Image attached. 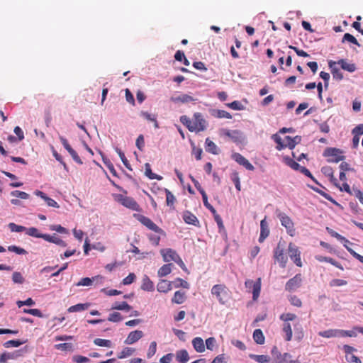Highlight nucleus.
<instances>
[{"instance_id":"f257e3e1","label":"nucleus","mask_w":363,"mask_h":363,"mask_svg":"<svg viewBox=\"0 0 363 363\" xmlns=\"http://www.w3.org/2000/svg\"><path fill=\"white\" fill-rule=\"evenodd\" d=\"M344 152L336 147H326L323 151V155L327 157V162L329 163H337L345 160Z\"/></svg>"},{"instance_id":"f03ea898","label":"nucleus","mask_w":363,"mask_h":363,"mask_svg":"<svg viewBox=\"0 0 363 363\" xmlns=\"http://www.w3.org/2000/svg\"><path fill=\"white\" fill-rule=\"evenodd\" d=\"M211 294L215 296L221 305H225L229 299L228 289L224 284H216L211 289Z\"/></svg>"},{"instance_id":"7ed1b4c3","label":"nucleus","mask_w":363,"mask_h":363,"mask_svg":"<svg viewBox=\"0 0 363 363\" xmlns=\"http://www.w3.org/2000/svg\"><path fill=\"white\" fill-rule=\"evenodd\" d=\"M115 201L120 203L123 206L135 211H141V208L135 200L129 196H123V194H113Z\"/></svg>"},{"instance_id":"20e7f679","label":"nucleus","mask_w":363,"mask_h":363,"mask_svg":"<svg viewBox=\"0 0 363 363\" xmlns=\"http://www.w3.org/2000/svg\"><path fill=\"white\" fill-rule=\"evenodd\" d=\"M276 215L279 219L281 225L286 228L287 233L291 236H294L295 233V228L294 224L291 218L285 213H283L278 209L276 210Z\"/></svg>"},{"instance_id":"39448f33","label":"nucleus","mask_w":363,"mask_h":363,"mask_svg":"<svg viewBox=\"0 0 363 363\" xmlns=\"http://www.w3.org/2000/svg\"><path fill=\"white\" fill-rule=\"evenodd\" d=\"M220 132L221 135L228 137L236 144H241L245 140V136L241 130L223 128Z\"/></svg>"},{"instance_id":"423d86ee","label":"nucleus","mask_w":363,"mask_h":363,"mask_svg":"<svg viewBox=\"0 0 363 363\" xmlns=\"http://www.w3.org/2000/svg\"><path fill=\"white\" fill-rule=\"evenodd\" d=\"M134 218H135L139 222H140L143 225L147 227L148 229L162 235H165L164 231L158 227L154 222H152L149 218L142 215L135 213L133 215Z\"/></svg>"},{"instance_id":"0eeeda50","label":"nucleus","mask_w":363,"mask_h":363,"mask_svg":"<svg viewBox=\"0 0 363 363\" xmlns=\"http://www.w3.org/2000/svg\"><path fill=\"white\" fill-rule=\"evenodd\" d=\"M274 257L279 263L281 267L284 268L286 267L288 258L284 254V247L281 246V242H279L274 249Z\"/></svg>"},{"instance_id":"6e6552de","label":"nucleus","mask_w":363,"mask_h":363,"mask_svg":"<svg viewBox=\"0 0 363 363\" xmlns=\"http://www.w3.org/2000/svg\"><path fill=\"white\" fill-rule=\"evenodd\" d=\"M289 255L291 260L298 267H302V262L301 260V252L298 247L294 243L290 242L288 247Z\"/></svg>"},{"instance_id":"1a4fd4ad","label":"nucleus","mask_w":363,"mask_h":363,"mask_svg":"<svg viewBox=\"0 0 363 363\" xmlns=\"http://www.w3.org/2000/svg\"><path fill=\"white\" fill-rule=\"evenodd\" d=\"M301 274H297L286 283L285 289L288 291H294L301 286Z\"/></svg>"},{"instance_id":"9d476101","label":"nucleus","mask_w":363,"mask_h":363,"mask_svg":"<svg viewBox=\"0 0 363 363\" xmlns=\"http://www.w3.org/2000/svg\"><path fill=\"white\" fill-rule=\"evenodd\" d=\"M193 125L196 128L195 132L203 131L206 129L207 123L201 113L197 112L194 114Z\"/></svg>"},{"instance_id":"9b49d317","label":"nucleus","mask_w":363,"mask_h":363,"mask_svg":"<svg viewBox=\"0 0 363 363\" xmlns=\"http://www.w3.org/2000/svg\"><path fill=\"white\" fill-rule=\"evenodd\" d=\"M247 288H252V298L257 300L259 296L261 290V279L259 278L256 281L252 280H247L245 283Z\"/></svg>"},{"instance_id":"f8f14e48","label":"nucleus","mask_w":363,"mask_h":363,"mask_svg":"<svg viewBox=\"0 0 363 363\" xmlns=\"http://www.w3.org/2000/svg\"><path fill=\"white\" fill-rule=\"evenodd\" d=\"M104 280V277L100 275L93 277L92 278L84 277L80 279V281L76 284V286H89L92 285L94 282H96L99 284H103Z\"/></svg>"},{"instance_id":"ddd939ff","label":"nucleus","mask_w":363,"mask_h":363,"mask_svg":"<svg viewBox=\"0 0 363 363\" xmlns=\"http://www.w3.org/2000/svg\"><path fill=\"white\" fill-rule=\"evenodd\" d=\"M232 158L239 164L243 166L246 169L250 171H253L255 169L254 166L241 154L237 152L233 153L232 155Z\"/></svg>"},{"instance_id":"4468645a","label":"nucleus","mask_w":363,"mask_h":363,"mask_svg":"<svg viewBox=\"0 0 363 363\" xmlns=\"http://www.w3.org/2000/svg\"><path fill=\"white\" fill-rule=\"evenodd\" d=\"M160 254L162 255L163 260L165 262H169L170 261L174 262V260L179 256L178 253L171 248L162 249L160 250Z\"/></svg>"},{"instance_id":"2eb2a0df","label":"nucleus","mask_w":363,"mask_h":363,"mask_svg":"<svg viewBox=\"0 0 363 363\" xmlns=\"http://www.w3.org/2000/svg\"><path fill=\"white\" fill-rule=\"evenodd\" d=\"M143 336V333L141 330H134L129 333L127 338L125 340V343L127 345H132L138 342Z\"/></svg>"},{"instance_id":"dca6fc26","label":"nucleus","mask_w":363,"mask_h":363,"mask_svg":"<svg viewBox=\"0 0 363 363\" xmlns=\"http://www.w3.org/2000/svg\"><path fill=\"white\" fill-rule=\"evenodd\" d=\"M34 194L36 195L37 196L40 197L42 199H43L48 206L53 207V208H59L60 207L58 203L54 199L48 197L44 192H43L40 190H35L34 191Z\"/></svg>"},{"instance_id":"f3484780","label":"nucleus","mask_w":363,"mask_h":363,"mask_svg":"<svg viewBox=\"0 0 363 363\" xmlns=\"http://www.w3.org/2000/svg\"><path fill=\"white\" fill-rule=\"evenodd\" d=\"M337 62L329 61L328 66L331 69V73L333 74V77L337 80H342L343 79V74L340 72V69L337 67Z\"/></svg>"},{"instance_id":"a211bd4d","label":"nucleus","mask_w":363,"mask_h":363,"mask_svg":"<svg viewBox=\"0 0 363 363\" xmlns=\"http://www.w3.org/2000/svg\"><path fill=\"white\" fill-rule=\"evenodd\" d=\"M183 219L187 224L193 225L195 226L199 225V221L196 216L189 211H186L183 213Z\"/></svg>"},{"instance_id":"6ab92c4d","label":"nucleus","mask_w":363,"mask_h":363,"mask_svg":"<svg viewBox=\"0 0 363 363\" xmlns=\"http://www.w3.org/2000/svg\"><path fill=\"white\" fill-rule=\"evenodd\" d=\"M21 355V351L17 350L12 352H4L0 355V362L7 363L9 359H16Z\"/></svg>"},{"instance_id":"aec40b11","label":"nucleus","mask_w":363,"mask_h":363,"mask_svg":"<svg viewBox=\"0 0 363 363\" xmlns=\"http://www.w3.org/2000/svg\"><path fill=\"white\" fill-rule=\"evenodd\" d=\"M269 229L266 221V218H264L260 222V235L259 238V242H262L269 236Z\"/></svg>"},{"instance_id":"412c9836","label":"nucleus","mask_w":363,"mask_h":363,"mask_svg":"<svg viewBox=\"0 0 363 363\" xmlns=\"http://www.w3.org/2000/svg\"><path fill=\"white\" fill-rule=\"evenodd\" d=\"M43 239L49 242L55 243L57 245L62 246V247H66L67 243L62 240L60 237H58L56 234H54L53 235H50L49 234H45Z\"/></svg>"},{"instance_id":"4be33fe9","label":"nucleus","mask_w":363,"mask_h":363,"mask_svg":"<svg viewBox=\"0 0 363 363\" xmlns=\"http://www.w3.org/2000/svg\"><path fill=\"white\" fill-rule=\"evenodd\" d=\"M172 289V281L165 279H161L157 286V289L159 292L167 293Z\"/></svg>"},{"instance_id":"5701e85b","label":"nucleus","mask_w":363,"mask_h":363,"mask_svg":"<svg viewBox=\"0 0 363 363\" xmlns=\"http://www.w3.org/2000/svg\"><path fill=\"white\" fill-rule=\"evenodd\" d=\"M205 150L213 155H218L220 152L218 146L209 138H207L205 140Z\"/></svg>"},{"instance_id":"b1692460","label":"nucleus","mask_w":363,"mask_h":363,"mask_svg":"<svg viewBox=\"0 0 363 363\" xmlns=\"http://www.w3.org/2000/svg\"><path fill=\"white\" fill-rule=\"evenodd\" d=\"M170 100L174 103L181 102L182 104H187L194 101V99L188 94H182L179 96H172Z\"/></svg>"},{"instance_id":"393cba45","label":"nucleus","mask_w":363,"mask_h":363,"mask_svg":"<svg viewBox=\"0 0 363 363\" xmlns=\"http://www.w3.org/2000/svg\"><path fill=\"white\" fill-rule=\"evenodd\" d=\"M315 259L319 261V262H328V263H330L332 265L336 267L337 268L341 269V270H343L344 268L338 262H337L336 260H335L334 259L330 257H324V256H322V255H316L315 257Z\"/></svg>"},{"instance_id":"a878e982","label":"nucleus","mask_w":363,"mask_h":363,"mask_svg":"<svg viewBox=\"0 0 363 363\" xmlns=\"http://www.w3.org/2000/svg\"><path fill=\"white\" fill-rule=\"evenodd\" d=\"M301 141V137L296 135L294 138H291L290 136L284 137V142L286 143L287 147L290 150H293L295 146L300 143Z\"/></svg>"},{"instance_id":"bb28decb","label":"nucleus","mask_w":363,"mask_h":363,"mask_svg":"<svg viewBox=\"0 0 363 363\" xmlns=\"http://www.w3.org/2000/svg\"><path fill=\"white\" fill-rule=\"evenodd\" d=\"M318 335L325 338L340 337V329H329L318 332Z\"/></svg>"},{"instance_id":"cd10ccee","label":"nucleus","mask_w":363,"mask_h":363,"mask_svg":"<svg viewBox=\"0 0 363 363\" xmlns=\"http://www.w3.org/2000/svg\"><path fill=\"white\" fill-rule=\"evenodd\" d=\"M192 345L197 352H203L205 351L203 340L200 337H196L193 339Z\"/></svg>"},{"instance_id":"c85d7f7f","label":"nucleus","mask_w":363,"mask_h":363,"mask_svg":"<svg viewBox=\"0 0 363 363\" xmlns=\"http://www.w3.org/2000/svg\"><path fill=\"white\" fill-rule=\"evenodd\" d=\"M321 172L326 176L330 177V182L335 185L336 186H339V184L337 179L334 177L333 170L332 167L329 166L323 167L321 169Z\"/></svg>"},{"instance_id":"c756f323","label":"nucleus","mask_w":363,"mask_h":363,"mask_svg":"<svg viewBox=\"0 0 363 363\" xmlns=\"http://www.w3.org/2000/svg\"><path fill=\"white\" fill-rule=\"evenodd\" d=\"M176 360L179 363H186L189 360V355L186 350H180L176 352Z\"/></svg>"},{"instance_id":"7c9ffc66","label":"nucleus","mask_w":363,"mask_h":363,"mask_svg":"<svg viewBox=\"0 0 363 363\" xmlns=\"http://www.w3.org/2000/svg\"><path fill=\"white\" fill-rule=\"evenodd\" d=\"M154 288L153 282L150 279L148 276L144 275L142 280L141 289L146 291H152Z\"/></svg>"},{"instance_id":"2f4dec72","label":"nucleus","mask_w":363,"mask_h":363,"mask_svg":"<svg viewBox=\"0 0 363 363\" xmlns=\"http://www.w3.org/2000/svg\"><path fill=\"white\" fill-rule=\"evenodd\" d=\"M337 63L340 65L341 68L349 72H354L357 67L354 63H348L346 60L341 59Z\"/></svg>"},{"instance_id":"473e14b6","label":"nucleus","mask_w":363,"mask_h":363,"mask_svg":"<svg viewBox=\"0 0 363 363\" xmlns=\"http://www.w3.org/2000/svg\"><path fill=\"white\" fill-rule=\"evenodd\" d=\"M89 306H90L89 303H78V304L70 306L67 309V311L69 313L80 312V311H83L88 309Z\"/></svg>"},{"instance_id":"72a5a7b5","label":"nucleus","mask_w":363,"mask_h":363,"mask_svg":"<svg viewBox=\"0 0 363 363\" xmlns=\"http://www.w3.org/2000/svg\"><path fill=\"white\" fill-rule=\"evenodd\" d=\"M111 309L130 311L132 309V307L126 301H123L121 303L116 302L112 305Z\"/></svg>"},{"instance_id":"f704fd0d","label":"nucleus","mask_w":363,"mask_h":363,"mask_svg":"<svg viewBox=\"0 0 363 363\" xmlns=\"http://www.w3.org/2000/svg\"><path fill=\"white\" fill-rule=\"evenodd\" d=\"M211 115L218 118H232V115L224 110L213 109L211 111Z\"/></svg>"},{"instance_id":"c9c22d12","label":"nucleus","mask_w":363,"mask_h":363,"mask_svg":"<svg viewBox=\"0 0 363 363\" xmlns=\"http://www.w3.org/2000/svg\"><path fill=\"white\" fill-rule=\"evenodd\" d=\"M172 266L173 264L171 263L166 264L162 266L157 272L158 277H163L169 274L172 272Z\"/></svg>"},{"instance_id":"e433bc0d","label":"nucleus","mask_w":363,"mask_h":363,"mask_svg":"<svg viewBox=\"0 0 363 363\" xmlns=\"http://www.w3.org/2000/svg\"><path fill=\"white\" fill-rule=\"evenodd\" d=\"M249 357L259 363H269L270 362V357L267 355L250 354Z\"/></svg>"},{"instance_id":"4c0bfd02","label":"nucleus","mask_w":363,"mask_h":363,"mask_svg":"<svg viewBox=\"0 0 363 363\" xmlns=\"http://www.w3.org/2000/svg\"><path fill=\"white\" fill-rule=\"evenodd\" d=\"M291 355L289 353H284L277 359V363H300L298 360H292Z\"/></svg>"},{"instance_id":"58836bf2","label":"nucleus","mask_w":363,"mask_h":363,"mask_svg":"<svg viewBox=\"0 0 363 363\" xmlns=\"http://www.w3.org/2000/svg\"><path fill=\"white\" fill-rule=\"evenodd\" d=\"M283 160L284 163L294 170L298 171L301 169V165L289 156L284 157Z\"/></svg>"},{"instance_id":"ea45409f","label":"nucleus","mask_w":363,"mask_h":363,"mask_svg":"<svg viewBox=\"0 0 363 363\" xmlns=\"http://www.w3.org/2000/svg\"><path fill=\"white\" fill-rule=\"evenodd\" d=\"M186 298L185 293L181 291H177L172 299L173 303L177 304H182L184 302Z\"/></svg>"},{"instance_id":"a19ab883","label":"nucleus","mask_w":363,"mask_h":363,"mask_svg":"<svg viewBox=\"0 0 363 363\" xmlns=\"http://www.w3.org/2000/svg\"><path fill=\"white\" fill-rule=\"evenodd\" d=\"M180 120V122L184 125L189 131L191 132H194L195 130V127H194L193 125V122L191 121V119L185 116V115H183L180 117L179 118Z\"/></svg>"},{"instance_id":"79ce46f5","label":"nucleus","mask_w":363,"mask_h":363,"mask_svg":"<svg viewBox=\"0 0 363 363\" xmlns=\"http://www.w3.org/2000/svg\"><path fill=\"white\" fill-rule=\"evenodd\" d=\"M253 339L255 342L259 345H262L264 343L265 338L262 331L260 329L255 330L253 333Z\"/></svg>"},{"instance_id":"37998d69","label":"nucleus","mask_w":363,"mask_h":363,"mask_svg":"<svg viewBox=\"0 0 363 363\" xmlns=\"http://www.w3.org/2000/svg\"><path fill=\"white\" fill-rule=\"evenodd\" d=\"M145 174L150 179H157L161 180L162 179V177L160 175H157L155 173H152L150 167V164L149 163H145Z\"/></svg>"},{"instance_id":"c03bdc74","label":"nucleus","mask_w":363,"mask_h":363,"mask_svg":"<svg viewBox=\"0 0 363 363\" xmlns=\"http://www.w3.org/2000/svg\"><path fill=\"white\" fill-rule=\"evenodd\" d=\"M26 233L29 236L37 238H43V239L44 235H45L43 233H39L38 230L34 227L26 228Z\"/></svg>"},{"instance_id":"a18cd8bd","label":"nucleus","mask_w":363,"mask_h":363,"mask_svg":"<svg viewBox=\"0 0 363 363\" xmlns=\"http://www.w3.org/2000/svg\"><path fill=\"white\" fill-rule=\"evenodd\" d=\"M172 287L179 288L182 287L184 289H189V284L186 281L181 278H177L175 280L172 281Z\"/></svg>"},{"instance_id":"49530a36","label":"nucleus","mask_w":363,"mask_h":363,"mask_svg":"<svg viewBox=\"0 0 363 363\" xmlns=\"http://www.w3.org/2000/svg\"><path fill=\"white\" fill-rule=\"evenodd\" d=\"M283 332L285 333V340L290 341L292 338V330L290 323H284L283 325Z\"/></svg>"},{"instance_id":"de8ad7c7","label":"nucleus","mask_w":363,"mask_h":363,"mask_svg":"<svg viewBox=\"0 0 363 363\" xmlns=\"http://www.w3.org/2000/svg\"><path fill=\"white\" fill-rule=\"evenodd\" d=\"M115 150L118 153V156L120 157L122 162L125 166V167L130 170H132L130 164L128 160H127V158L125 157V154L122 152V150L117 147H115Z\"/></svg>"},{"instance_id":"09e8293b","label":"nucleus","mask_w":363,"mask_h":363,"mask_svg":"<svg viewBox=\"0 0 363 363\" xmlns=\"http://www.w3.org/2000/svg\"><path fill=\"white\" fill-rule=\"evenodd\" d=\"M94 343L99 347H111L112 346V342L111 340L101 338H96L94 340Z\"/></svg>"},{"instance_id":"8fccbe9b","label":"nucleus","mask_w":363,"mask_h":363,"mask_svg":"<svg viewBox=\"0 0 363 363\" xmlns=\"http://www.w3.org/2000/svg\"><path fill=\"white\" fill-rule=\"evenodd\" d=\"M103 162L104 164L107 167V168L109 169L111 173L113 174V176L118 177L116 170L115 169L114 166L111 163L110 160L106 157L105 156H103Z\"/></svg>"},{"instance_id":"3c124183","label":"nucleus","mask_w":363,"mask_h":363,"mask_svg":"<svg viewBox=\"0 0 363 363\" xmlns=\"http://www.w3.org/2000/svg\"><path fill=\"white\" fill-rule=\"evenodd\" d=\"M327 230L332 237L337 238L340 242H345V243H350V241L347 239H346L345 237L342 236L338 233L334 231L333 230L330 229L329 228H327Z\"/></svg>"},{"instance_id":"603ef678","label":"nucleus","mask_w":363,"mask_h":363,"mask_svg":"<svg viewBox=\"0 0 363 363\" xmlns=\"http://www.w3.org/2000/svg\"><path fill=\"white\" fill-rule=\"evenodd\" d=\"M134 351L135 350L133 348L125 347L118 354V357L119 359H123L131 356L133 354Z\"/></svg>"},{"instance_id":"864d4df0","label":"nucleus","mask_w":363,"mask_h":363,"mask_svg":"<svg viewBox=\"0 0 363 363\" xmlns=\"http://www.w3.org/2000/svg\"><path fill=\"white\" fill-rule=\"evenodd\" d=\"M23 342H24L21 341L20 340H9V341L4 342V346L6 348L18 347L21 346Z\"/></svg>"},{"instance_id":"5fc2aeb1","label":"nucleus","mask_w":363,"mask_h":363,"mask_svg":"<svg viewBox=\"0 0 363 363\" xmlns=\"http://www.w3.org/2000/svg\"><path fill=\"white\" fill-rule=\"evenodd\" d=\"M55 347L57 350H62V351H72L73 350V345L72 343H60L55 345Z\"/></svg>"},{"instance_id":"6e6d98bb","label":"nucleus","mask_w":363,"mask_h":363,"mask_svg":"<svg viewBox=\"0 0 363 363\" xmlns=\"http://www.w3.org/2000/svg\"><path fill=\"white\" fill-rule=\"evenodd\" d=\"M357 330H355V327L351 330H340V337H356Z\"/></svg>"},{"instance_id":"4d7b16f0","label":"nucleus","mask_w":363,"mask_h":363,"mask_svg":"<svg viewBox=\"0 0 363 363\" xmlns=\"http://www.w3.org/2000/svg\"><path fill=\"white\" fill-rule=\"evenodd\" d=\"M11 195L14 197L20 198L21 199H28L30 195L26 192L15 190L11 192Z\"/></svg>"},{"instance_id":"13d9d810","label":"nucleus","mask_w":363,"mask_h":363,"mask_svg":"<svg viewBox=\"0 0 363 363\" xmlns=\"http://www.w3.org/2000/svg\"><path fill=\"white\" fill-rule=\"evenodd\" d=\"M165 193H166V202H167V205L168 206H173V204H174V201L176 200L174 196L167 189H165Z\"/></svg>"},{"instance_id":"bf43d9fd","label":"nucleus","mask_w":363,"mask_h":363,"mask_svg":"<svg viewBox=\"0 0 363 363\" xmlns=\"http://www.w3.org/2000/svg\"><path fill=\"white\" fill-rule=\"evenodd\" d=\"M123 320V317L118 312L111 313L108 318V320L113 323H118Z\"/></svg>"},{"instance_id":"052dcab7","label":"nucleus","mask_w":363,"mask_h":363,"mask_svg":"<svg viewBox=\"0 0 363 363\" xmlns=\"http://www.w3.org/2000/svg\"><path fill=\"white\" fill-rule=\"evenodd\" d=\"M8 226L11 232L21 233L23 231H26V227L22 226V225H18L14 223H10Z\"/></svg>"},{"instance_id":"680f3d73","label":"nucleus","mask_w":363,"mask_h":363,"mask_svg":"<svg viewBox=\"0 0 363 363\" xmlns=\"http://www.w3.org/2000/svg\"><path fill=\"white\" fill-rule=\"evenodd\" d=\"M157 351V342L155 341H153L150 343L148 351L147 352V357L148 359L151 358L155 355Z\"/></svg>"},{"instance_id":"e2e57ef3","label":"nucleus","mask_w":363,"mask_h":363,"mask_svg":"<svg viewBox=\"0 0 363 363\" xmlns=\"http://www.w3.org/2000/svg\"><path fill=\"white\" fill-rule=\"evenodd\" d=\"M345 41H348L352 44L360 46V45L358 43V41L357 40V39L352 35H351L350 33H345L343 35L342 42L344 43Z\"/></svg>"},{"instance_id":"0e129e2a","label":"nucleus","mask_w":363,"mask_h":363,"mask_svg":"<svg viewBox=\"0 0 363 363\" xmlns=\"http://www.w3.org/2000/svg\"><path fill=\"white\" fill-rule=\"evenodd\" d=\"M8 250L10 252H15L18 255H26L27 251L24 250L23 248H21L20 247L16 246V245H11L9 246Z\"/></svg>"},{"instance_id":"69168bd1","label":"nucleus","mask_w":363,"mask_h":363,"mask_svg":"<svg viewBox=\"0 0 363 363\" xmlns=\"http://www.w3.org/2000/svg\"><path fill=\"white\" fill-rule=\"evenodd\" d=\"M227 106L229 108L236 111H241L244 109L243 105L239 101H234L228 104Z\"/></svg>"},{"instance_id":"338daca9","label":"nucleus","mask_w":363,"mask_h":363,"mask_svg":"<svg viewBox=\"0 0 363 363\" xmlns=\"http://www.w3.org/2000/svg\"><path fill=\"white\" fill-rule=\"evenodd\" d=\"M12 281L16 284H23L24 278L20 272H15L12 274Z\"/></svg>"},{"instance_id":"774afa93","label":"nucleus","mask_w":363,"mask_h":363,"mask_svg":"<svg viewBox=\"0 0 363 363\" xmlns=\"http://www.w3.org/2000/svg\"><path fill=\"white\" fill-rule=\"evenodd\" d=\"M296 318V315L294 313H283L280 315V319L284 323H288V321L294 320Z\"/></svg>"}]
</instances>
